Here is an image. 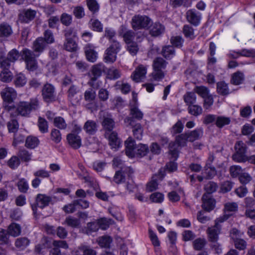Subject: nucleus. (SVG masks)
<instances>
[{
  "label": "nucleus",
  "mask_w": 255,
  "mask_h": 255,
  "mask_svg": "<svg viewBox=\"0 0 255 255\" xmlns=\"http://www.w3.org/2000/svg\"><path fill=\"white\" fill-rule=\"evenodd\" d=\"M232 158L233 160L238 162H245L248 161V157L246 153L235 152L233 155Z\"/></svg>",
  "instance_id": "nucleus-50"
},
{
  "label": "nucleus",
  "mask_w": 255,
  "mask_h": 255,
  "mask_svg": "<svg viewBox=\"0 0 255 255\" xmlns=\"http://www.w3.org/2000/svg\"><path fill=\"white\" fill-rule=\"evenodd\" d=\"M105 36L109 39L111 44L113 43L114 41H117L116 39V32L111 28H106Z\"/></svg>",
  "instance_id": "nucleus-57"
},
{
  "label": "nucleus",
  "mask_w": 255,
  "mask_h": 255,
  "mask_svg": "<svg viewBox=\"0 0 255 255\" xmlns=\"http://www.w3.org/2000/svg\"><path fill=\"white\" fill-rule=\"evenodd\" d=\"M175 49L173 46L167 45L162 47V55L166 59H169L175 55Z\"/></svg>",
  "instance_id": "nucleus-27"
},
{
  "label": "nucleus",
  "mask_w": 255,
  "mask_h": 255,
  "mask_svg": "<svg viewBox=\"0 0 255 255\" xmlns=\"http://www.w3.org/2000/svg\"><path fill=\"white\" fill-rule=\"evenodd\" d=\"M99 224L96 222L88 223L87 227L85 228V232L87 234H91L92 232H95L99 230Z\"/></svg>",
  "instance_id": "nucleus-45"
},
{
  "label": "nucleus",
  "mask_w": 255,
  "mask_h": 255,
  "mask_svg": "<svg viewBox=\"0 0 255 255\" xmlns=\"http://www.w3.org/2000/svg\"><path fill=\"white\" fill-rule=\"evenodd\" d=\"M165 30L164 25L159 22H155L150 26L149 34L154 37H157L162 34Z\"/></svg>",
  "instance_id": "nucleus-21"
},
{
  "label": "nucleus",
  "mask_w": 255,
  "mask_h": 255,
  "mask_svg": "<svg viewBox=\"0 0 255 255\" xmlns=\"http://www.w3.org/2000/svg\"><path fill=\"white\" fill-rule=\"evenodd\" d=\"M21 56L24 62L35 59L36 57L39 56V54H37L34 51L27 49L24 48L21 52Z\"/></svg>",
  "instance_id": "nucleus-26"
},
{
  "label": "nucleus",
  "mask_w": 255,
  "mask_h": 255,
  "mask_svg": "<svg viewBox=\"0 0 255 255\" xmlns=\"http://www.w3.org/2000/svg\"><path fill=\"white\" fill-rule=\"evenodd\" d=\"M13 82L16 87H21L26 84L27 79L23 74L20 73L15 76Z\"/></svg>",
  "instance_id": "nucleus-29"
},
{
  "label": "nucleus",
  "mask_w": 255,
  "mask_h": 255,
  "mask_svg": "<svg viewBox=\"0 0 255 255\" xmlns=\"http://www.w3.org/2000/svg\"><path fill=\"white\" fill-rule=\"evenodd\" d=\"M65 224L72 228H77L80 224L78 219L74 218L71 216L67 217L65 220Z\"/></svg>",
  "instance_id": "nucleus-63"
},
{
  "label": "nucleus",
  "mask_w": 255,
  "mask_h": 255,
  "mask_svg": "<svg viewBox=\"0 0 255 255\" xmlns=\"http://www.w3.org/2000/svg\"><path fill=\"white\" fill-rule=\"evenodd\" d=\"M42 96L46 102L49 103L55 101L56 96L54 86L49 83L45 84L42 89Z\"/></svg>",
  "instance_id": "nucleus-8"
},
{
  "label": "nucleus",
  "mask_w": 255,
  "mask_h": 255,
  "mask_svg": "<svg viewBox=\"0 0 255 255\" xmlns=\"http://www.w3.org/2000/svg\"><path fill=\"white\" fill-rule=\"evenodd\" d=\"M96 92L92 89L87 90L84 93V99L88 102L92 103L96 98Z\"/></svg>",
  "instance_id": "nucleus-51"
},
{
  "label": "nucleus",
  "mask_w": 255,
  "mask_h": 255,
  "mask_svg": "<svg viewBox=\"0 0 255 255\" xmlns=\"http://www.w3.org/2000/svg\"><path fill=\"white\" fill-rule=\"evenodd\" d=\"M188 141V138L186 132L177 135L176 137V142L178 146H185Z\"/></svg>",
  "instance_id": "nucleus-42"
},
{
  "label": "nucleus",
  "mask_w": 255,
  "mask_h": 255,
  "mask_svg": "<svg viewBox=\"0 0 255 255\" xmlns=\"http://www.w3.org/2000/svg\"><path fill=\"white\" fill-rule=\"evenodd\" d=\"M12 63L7 57L3 55L0 56V68L2 70H9Z\"/></svg>",
  "instance_id": "nucleus-39"
},
{
  "label": "nucleus",
  "mask_w": 255,
  "mask_h": 255,
  "mask_svg": "<svg viewBox=\"0 0 255 255\" xmlns=\"http://www.w3.org/2000/svg\"><path fill=\"white\" fill-rule=\"evenodd\" d=\"M36 11L31 9L23 10L18 15V19L21 23H29L35 17Z\"/></svg>",
  "instance_id": "nucleus-12"
},
{
  "label": "nucleus",
  "mask_w": 255,
  "mask_h": 255,
  "mask_svg": "<svg viewBox=\"0 0 255 255\" xmlns=\"http://www.w3.org/2000/svg\"><path fill=\"white\" fill-rule=\"evenodd\" d=\"M126 154L129 157H133L135 156H145L149 151L148 147L146 144L139 143L135 144L134 140L129 137L125 141Z\"/></svg>",
  "instance_id": "nucleus-2"
},
{
  "label": "nucleus",
  "mask_w": 255,
  "mask_h": 255,
  "mask_svg": "<svg viewBox=\"0 0 255 255\" xmlns=\"http://www.w3.org/2000/svg\"><path fill=\"white\" fill-rule=\"evenodd\" d=\"M87 5L89 9L93 13L99 9V5L96 0H87Z\"/></svg>",
  "instance_id": "nucleus-55"
},
{
  "label": "nucleus",
  "mask_w": 255,
  "mask_h": 255,
  "mask_svg": "<svg viewBox=\"0 0 255 255\" xmlns=\"http://www.w3.org/2000/svg\"><path fill=\"white\" fill-rule=\"evenodd\" d=\"M218 188L217 184L214 182H209L205 186V190L207 193L204 194L211 195L212 193L215 192Z\"/></svg>",
  "instance_id": "nucleus-58"
},
{
  "label": "nucleus",
  "mask_w": 255,
  "mask_h": 255,
  "mask_svg": "<svg viewBox=\"0 0 255 255\" xmlns=\"http://www.w3.org/2000/svg\"><path fill=\"white\" fill-rule=\"evenodd\" d=\"M68 100L73 105L78 104L81 99L78 88L75 85H71L67 92Z\"/></svg>",
  "instance_id": "nucleus-9"
},
{
  "label": "nucleus",
  "mask_w": 255,
  "mask_h": 255,
  "mask_svg": "<svg viewBox=\"0 0 255 255\" xmlns=\"http://www.w3.org/2000/svg\"><path fill=\"white\" fill-rule=\"evenodd\" d=\"M12 79V74L9 70H2L0 74V80L3 82H9Z\"/></svg>",
  "instance_id": "nucleus-48"
},
{
  "label": "nucleus",
  "mask_w": 255,
  "mask_h": 255,
  "mask_svg": "<svg viewBox=\"0 0 255 255\" xmlns=\"http://www.w3.org/2000/svg\"><path fill=\"white\" fill-rule=\"evenodd\" d=\"M7 127L9 132L15 133L19 128V125L17 120L12 119L7 124Z\"/></svg>",
  "instance_id": "nucleus-60"
},
{
  "label": "nucleus",
  "mask_w": 255,
  "mask_h": 255,
  "mask_svg": "<svg viewBox=\"0 0 255 255\" xmlns=\"http://www.w3.org/2000/svg\"><path fill=\"white\" fill-rule=\"evenodd\" d=\"M73 13L76 18L81 19L85 15L84 8L81 6H77L74 7Z\"/></svg>",
  "instance_id": "nucleus-64"
},
{
  "label": "nucleus",
  "mask_w": 255,
  "mask_h": 255,
  "mask_svg": "<svg viewBox=\"0 0 255 255\" xmlns=\"http://www.w3.org/2000/svg\"><path fill=\"white\" fill-rule=\"evenodd\" d=\"M123 36L125 42L128 44L133 42V40L135 36V33L132 30H128L123 34Z\"/></svg>",
  "instance_id": "nucleus-54"
},
{
  "label": "nucleus",
  "mask_w": 255,
  "mask_h": 255,
  "mask_svg": "<svg viewBox=\"0 0 255 255\" xmlns=\"http://www.w3.org/2000/svg\"><path fill=\"white\" fill-rule=\"evenodd\" d=\"M184 101L187 106L195 104L196 102V96L194 92L186 93L183 97Z\"/></svg>",
  "instance_id": "nucleus-35"
},
{
  "label": "nucleus",
  "mask_w": 255,
  "mask_h": 255,
  "mask_svg": "<svg viewBox=\"0 0 255 255\" xmlns=\"http://www.w3.org/2000/svg\"><path fill=\"white\" fill-rule=\"evenodd\" d=\"M158 176L155 175L152 177L151 180L147 184L146 189L149 192H152L157 189L158 183L157 182Z\"/></svg>",
  "instance_id": "nucleus-62"
},
{
  "label": "nucleus",
  "mask_w": 255,
  "mask_h": 255,
  "mask_svg": "<svg viewBox=\"0 0 255 255\" xmlns=\"http://www.w3.org/2000/svg\"><path fill=\"white\" fill-rule=\"evenodd\" d=\"M167 64V62L162 58L157 57L154 60L153 62V69H164Z\"/></svg>",
  "instance_id": "nucleus-31"
},
{
  "label": "nucleus",
  "mask_w": 255,
  "mask_h": 255,
  "mask_svg": "<svg viewBox=\"0 0 255 255\" xmlns=\"http://www.w3.org/2000/svg\"><path fill=\"white\" fill-rule=\"evenodd\" d=\"M106 136L108 137L109 144L111 148L115 150H117L121 144V141L118 137L117 133L115 131H112L109 132V134Z\"/></svg>",
  "instance_id": "nucleus-19"
},
{
  "label": "nucleus",
  "mask_w": 255,
  "mask_h": 255,
  "mask_svg": "<svg viewBox=\"0 0 255 255\" xmlns=\"http://www.w3.org/2000/svg\"><path fill=\"white\" fill-rule=\"evenodd\" d=\"M115 123L111 115H107L103 116L102 126L106 131L105 134L107 135L111 132L115 128Z\"/></svg>",
  "instance_id": "nucleus-14"
},
{
  "label": "nucleus",
  "mask_w": 255,
  "mask_h": 255,
  "mask_svg": "<svg viewBox=\"0 0 255 255\" xmlns=\"http://www.w3.org/2000/svg\"><path fill=\"white\" fill-rule=\"evenodd\" d=\"M51 201V198L45 194H38L35 198V204L31 205L32 210L34 214L37 212V208L43 209L48 206Z\"/></svg>",
  "instance_id": "nucleus-7"
},
{
  "label": "nucleus",
  "mask_w": 255,
  "mask_h": 255,
  "mask_svg": "<svg viewBox=\"0 0 255 255\" xmlns=\"http://www.w3.org/2000/svg\"><path fill=\"white\" fill-rule=\"evenodd\" d=\"M64 46L65 49L68 51H74L77 49V44L73 39L65 40Z\"/></svg>",
  "instance_id": "nucleus-40"
},
{
  "label": "nucleus",
  "mask_w": 255,
  "mask_h": 255,
  "mask_svg": "<svg viewBox=\"0 0 255 255\" xmlns=\"http://www.w3.org/2000/svg\"><path fill=\"white\" fill-rule=\"evenodd\" d=\"M244 80V75L241 72H237L233 74L231 80L232 83L236 85H238L242 83Z\"/></svg>",
  "instance_id": "nucleus-41"
},
{
  "label": "nucleus",
  "mask_w": 255,
  "mask_h": 255,
  "mask_svg": "<svg viewBox=\"0 0 255 255\" xmlns=\"http://www.w3.org/2000/svg\"><path fill=\"white\" fill-rule=\"evenodd\" d=\"M1 96L3 101L15 100L17 97V93L13 88L7 87L1 92Z\"/></svg>",
  "instance_id": "nucleus-17"
},
{
  "label": "nucleus",
  "mask_w": 255,
  "mask_h": 255,
  "mask_svg": "<svg viewBox=\"0 0 255 255\" xmlns=\"http://www.w3.org/2000/svg\"><path fill=\"white\" fill-rule=\"evenodd\" d=\"M105 66L101 63L94 65L88 73L90 80L88 84L94 89H98L99 85L96 84L95 81L101 76L102 73L105 71Z\"/></svg>",
  "instance_id": "nucleus-3"
},
{
  "label": "nucleus",
  "mask_w": 255,
  "mask_h": 255,
  "mask_svg": "<svg viewBox=\"0 0 255 255\" xmlns=\"http://www.w3.org/2000/svg\"><path fill=\"white\" fill-rule=\"evenodd\" d=\"M99 245L102 248H108L112 242V238L109 236H104L99 237L97 240Z\"/></svg>",
  "instance_id": "nucleus-34"
},
{
  "label": "nucleus",
  "mask_w": 255,
  "mask_h": 255,
  "mask_svg": "<svg viewBox=\"0 0 255 255\" xmlns=\"http://www.w3.org/2000/svg\"><path fill=\"white\" fill-rule=\"evenodd\" d=\"M20 55V54L18 50L13 49L8 53L7 57L13 63L19 59Z\"/></svg>",
  "instance_id": "nucleus-59"
},
{
  "label": "nucleus",
  "mask_w": 255,
  "mask_h": 255,
  "mask_svg": "<svg viewBox=\"0 0 255 255\" xmlns=\"http://www.w3.org/2000/svg\"><path fill=\"white\" fill-rule=\"evenodd\" d=\"M39 140L36 137L28 136L25 141V145L30 148H34L38 144Z\"/></svg>",
  "instance_id": "nucleus-52"
},
{
  "label": "nucleus",
  "mask_w": 255,
  "mask_h": 255,
  "mask_svg": "<svg viewBox=\"0 0 255 255\" xmlns=\"http://www.w3.org/2000/svg\"><path fill=\"white\" fill-rule=\"evenodd\" d=\"M47 241L45 239L42 240V243L35 247L34 251L36 254H43L44 250L48 247Z\"/></svg>",
  "instance_id": "nucleus-61"
},
{
  "label": "nucleus",
  "mask_w": 255,
  "mask_h": 255,
  "mask_svg": "<svg viewBox=\"0 0 255 255\" xmlns=\"http://www.w3.org/2000/svg\"><path fill=\"white\" fill-rule=\"evenodd\" d=\"M79 249L83 255H97L96 251L89 246L81 245Z\"/></svg>",
  "instance_id": "nucleus-43"
},
{
  "label": "nucleus",
  "mask_w": 255,
  "mask_h": 255,
  "mask_svg": "<svg viewBox=\"0 0 255 255\" xmlns=\"http://www.w3.org/2000/svg\"><path fill=\"white\" fill-rule=\"evenodd\" d=\"M194 90L202 98H206V96L209 95L208 89L204 86H197Z\"/></svg>",
  "instance_id": "nucleus-56"
},
{
  "label": "nucleus",
  "mask_w": 255,
  "mask_h": 255,
  "mask_svg": "<svg viewBox=\"0 0 255 255\" xmlns=\"http://www.w3.org/2000/svg\"><path fill=\"white\" fill-rule=\"evenodd\" d=\"M39 107V101L36 98L31 99L29 102L20 101L17 104L15 111L11 114V117L18 115L29 117L32 111L37 110Z\"/></svg>",
  "instance_id": "nucleus-1"
},
{
  "label": "nucleus",
  "mask_w": 255,
  "mask_h": 255,
  "mask_svg": "<svg viewBox=\"0 0 255 255\" xmlns=\"http://www.w3.org/2000/svg\"><path fill=\"white\" fill-rule=\"evenodd\" d=\"M46 46L45 40L42 37L37 38L33 43L32 49L37 54H40L43 51Z\"/></svg>",
  "instance_id": "nucleus-18"
},
{
  "label": "nucleus",
  "mask_w": 255,
  "mask_h": 255,
  "mask_svg": "<svg viewBox=\"0 0 255 255\" xmlns=\"http://www.w3.org/2000/svg\"><path fill=\"white\" fill-rule=\"evenodd\" d=\"M132 128L133 134L135 138L140 140L142 137L143 128L140 124H133L129 125Z\"/></svg>",
  "instance_id": "nucleus-33"
},
{
  "label": "nucleus",
  "mask_w": 255,
  "mask_h": 255,
  "mask_svg": "<svg viewBox=\"0 0 255 255\" xmlns=\"http://www.w3.org/2000/svg\"><path fill=\"white\" fill-rule=\"evenodd\" d=\"M217 91L218 94L223 96L228 95L229 89L227 84L223 81L217 83Z\"/></svg>",
  "instance_id": "nucleus-32"
},
{
  "label": "nucleus",
  "mask_w": 255,
  "mask_h": 255,
  "mask_svg": "<svg viewBox=\"0 0 255 255\" xmlns=\"http://www.w3.org/2000/svg\"><path fill=\"white\" fill-rule=\"evenodd\" d=\"M18 189L20 192L26 193L28 188L29 185L27 181L24 179H20L17 183Z\"/></svg>",
  "instance_id": "nucleus-53"
},
{
  "label": "nucleus",
  "mask_w": 255,
  "mask_h": 255,
  "mask_svg": "<svg viewBox=\"0 0 255 255\" xmlns=\"http://www.w3.org/2000/svg\"><path fill=\"white\" fill-rule=\"evenodd\" d=\"M188 113L195 117H197L201 115L203 113V109L202 107L198 105L193 104L189 105L188 107Z\"/></svg>",
  "instance_id": "nucleus-30"
},
{
  "label": "nucleus",
  "mask_w": 255,
  "mask_h": 255,
  "mask_svg": "<svg viewBox=\"0 0 255 255\" xmlns=\"http://www.w3.org/2000/svg\"><path fill=\"white\" fill-rule=\"evenodd\" d=\"M84 129L89 134H94L97 130V123L92 120L87 121L84 124Z\"/></svg>",
  "instance_id": "nucleus-25"
},
{
  "label": "nucleus",
  "mask_w": 255,
  "mask_h": 255,
  "mask_svg": "<svg viewBox=\"0 0 255 255\" xmlns=\"http://www.w3.org/2000/svg\"><path fill=\"white\" fill-rule=\"evenodd\" d=\"M38 127L39 130L42 133H46L48 130V125L47 122L44 118L39 117L38 121Z\"/></svg>",
  "instance_id": "nucleus-46"
},
{
  "label": "nucleus",
  "mask_w": 255,
  "mask_h": 255,
  "mask_svg": "<svg viewBox=\"0 0 255 255\" xmlns=\"http://www.w3.org/2000/svg\"><path fill=\"white\" fill-rule=\"evenodd\" d=\"M202 208L207 211L213 210L215 206V200L212 198L211 195L204 194L202 196Z\"/></svg>",
  "instance_id": "nucleus-16"
},
{
  "label": "nucleus",
  "mask_w": 255,
  "mask_h": 255,
  "mask_svg": "<svg viewBox=\"0 0 255 255\" xmlns=\"http://www.w3.org/2000/svg\"><path fill=\"white\" fill-rule=\"evenodd\" d=\"M30 240L26 237H21L16 239L15 246L19 250H24L29 244Z\"/></svg>",
  "instance_id": "nucleus-28"
},
{
  "label": "nucleus",
  "mask_w": 255,
  "mask_h": 255,
  "mask_svg": "<svg viewBox=\"0 0 255 255\" xmlns=\"http://www.w3.org/2000/svg\"><path fill=\"white\" fill-rule=\"evenodd\" d=\"M151 23V19L146 15H136L131 19V26L134 30L148 29Z\"/></svg>",
  "instance_id": "nucleus-4"
},
{
  "label": "nucleus",
  "mask_w": 255,
  "mask_h": 255,
  "mask_svg": "<svg viewBox=\"0 0 255 255\" xmlns=\"http://www.w3.org/2000/svg\"><path fill=\"white\" fill-rule=\"evenodd\" d=\"M51 139L56 143H59L62 139L60 131L56 128H53L50 133Z\"/></svg>",
  "instance_id": "nucleus-47"
},
{
  "label": "nucleus",
  "mask_w": 255,
  "mask_h": 255,
  "mask_svg": "<svg viewBox=\"0 0 255 255\" xmlns=\"http://www.w3.org/2000/svg\"><path fill=\"white\" fill-rule=\"evenodd\" d=\"M12 33L11 26L6 22L0 23V38H5L9 36Z\"/></svg>",
  "instance_id": "nucleus-22"
},
{
  "label": "nucleus",
  "mask_w": 255,
  "mask_h": 255,
  "mask_svg": "<svg viewBox=\"0 0 255 255\" xmlns=\"http://www.w3.org/2000/svg\"><path fill=\"white\" fill-rule=\"evenodd\" d=\"M67 140L69 144L74 149H78L81 146V138L77 134L75 133L68 134Z\"/></svg>",
  "instance_id": "nucleus-15"
},
{
  "label": "nucleus",
  "mask_w": 255,
  "mask_h": 255,
  "mask_svg": "<svg viewBox=\"0 0 255 255\" xmlns=\"http://www.w3.org/2000/svg\"><path fill=\"white\" fill-rule=\"evenodd\" d=\"M85 53L87 59L91 62H94L97 58V53L90 45H87L85 47Z\"/></svg>",
  "instance_id": "nucleus-24"
},
{
  "label": "nucleus",
  "mask_w": 255,
  "mask_h": 255,
  "mask_svg": "<svg viewBox=\"0 0 255 255\" xmlns=\"http://www.w3.org/2000/svg\"><path fill=\"white\" fill-rule=\"evenodd\" d=\"M183 32L184 36L190 39H193L195 37L193 28L189 25H185L183 26Z\"/></svg>",
  "instance_id": "nucleus-44"
},
{
  "label": "nucleus",
  "mask_w": 255,
  "mask_h": 255,
  "mask_svg": "<svg viewBox=\"0 0 255 255\" xmlns=\"http://www.w3.org/2000/svg\"><path fill=\"white\" fill-rule=\"evenodd\" d=\"M130 117H127L125 119V122L128 125H133L134 123V119L141 120L143 116V113L136 107L131 108L130 110Z\"/></svg>",
  "instance_id": "nucleus-11"
},
{
  "label": "nucleus",
  "mask_w": 255,
  "mask_h": 255,
  "mask_svg": "<svg viewBox=\"0 0 255 255\" xmlns=\"http://www.w3.org/2000/svg\"><path fill=\"white\" fill-rule=\"evenodd\" d=\"M147 67L142 64L138 65L131 75L132 79L136 82H139L144 78L147 73Z\"/></svg>",
  "instance_id": "nucleus-13"
},
{
  "label": "nucleus",
  "mask_w": 255,
  "mask_h": 255,
  "mask_svg": "<svg viewBox=\"0 0 255 255\" xmlns=\"http://www.w3.org/2000/svg\"><path fill=\"white\" fill-rule=\"evenodd\" d=\"M14 100H10L9 101H3V106L4 110L9 113L11 117V114L14 113L16 106L14 104Z\"/></svg>",
  "instance_id": "nucleus-36"
},
{
  "label": "nucleus",
  "mask_w": 255,
  "mask_h": 255,
  "mask_svg": "<svg viewBox=\"0 0 255 255\" xmlns=\"http://www.w3.org/2000/svg\"><path fill=\"white\" fill-rule=\"evenodd\" d=\"M121 44L118 41H114L106 50L104 60L106 63H113L117 58V54L121 49Z\"/></svg>",
  "instance_id": "nucleus-5"
},
{
  "label": "nucleus",
  "mask_w": 255,
  "mask_h": 255,
  "mask_svg": "<svg viewBox=\"0 0 255 255\" xmlns=\"http://www.w3.org/2000/svg\"><path fill=\"white\" fill-rule=\"evenodd\" d=\"M54 125L60 129H65L67 127L65 120L61 117H56L54 119Z\"/></svg>",
  "instance_id": "nucleus-38"
},
{
  "label": "nucleus",
  "mask_w": 255,
  "mask_h": 255,
  "mask_svg": "<svg viewBox=\"0 0 255 255\" xmlns=\"http://www.w3.org/2000/svg\"><path fill=\"white\" fill-rule=\"evenodd\" d=\"M188 141L193 142L200 139L203 135V129L202 128H196L191 131H186Z\"/></svg>",
  "instance_id": "nucleus-20"
},
{
  "label": "nucleus",
  "mask_w": 255,
  "mask_h": 255,
  "mask_svg": "<svg viewBox=\"0 0 255 255\" xmlns=\"http://www.w3.org/2000/svg\"><path fill=\"white\" fill-rule=\"evenodd\" d=\"M187 21L194 26H198L201 21V14L195 9L188 10L186 13Z\"/></svg>",
  "instance_id": "nucleus-10"
},
{
  "label": "nucleus",
  "mask_w": 255,
  "mask_h": 255,
  "mask_svg": "<svg viewBox=\"0 0 255 255\" xmlns=\"http://www.w3.org/2000/svg\"><path fill=\"white\" fill-rule=\"evenodd\" d=\"M108 211L111 215L118 221H122L124 220V217L119 211L118 208L116 207H112L108 209Z\"/></svg>",
  "instance_id": "nucleus-49"
},
{
  "label": "nucleus",
  "mask_w": 255,
  "mask_h": 255,
  "mask_svg": "<svg viewBox=\"0 0 255 255\" xmlns=\"http://www.w3.org/2000/svg\"><path fill=\"white\" fill-rule=\"evenodd\" d=\"M227 218H226V220ZM225 219L219 218L215 221V224L213 226L209 227L207 230V234L208 235V240L210 242H215L218 241L219 239V235L221 233V226L219 223H222Z\"/></svg>",
  "instance_id": "nucleus-6"
},
{
  "label": "nucleus",
  "mask_w": 255,
  "mask_h": 255,
  "mask_svg": "<svg viewBox=\"0 0 255 255\" xmlns=\"http://www.w3.org/2000/svg\"><path fill=\"white\" fill-rule=\"evenodd\" d=\"M231 120L230 118L224 116H217L216 125L219 128H222L223 127L230 124Z\"/></svg>",
  "instance_id": "nucleus-37"
},
{
  "label": "nucleus",
  "mask_w": 255,
  "mask_h": 255,
  "mask_svg": "<svg viewBox=\"0 0 255 255\" xmlns=\"http://www.w3.org/2000/svg\"><path fill=\"white\" fill-rule=\"evenodd\" d=\"M7 232L11 236L13 237H18L21 233V226L17 223H12L8 226Z\"/></svg>",
  "instance_id": "nucleus-23"
}]
</instances>
